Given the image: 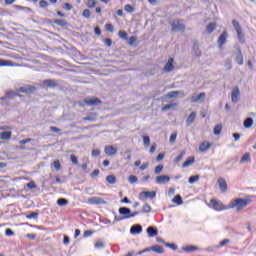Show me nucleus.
<instances>
[{"mask_svg": "<svg viewBox=\"0 0 256 256\" xmlns=\"http://www.w3.org/2000/svg\"><path fill=\"white\" fill-rule=\"evenodd\" d=\"M221 131H223V125L217 124L214 127V135H221Z\"/></svg>", "mask_w": 256, "mask_h": 256, "instance_id": "4c0bfd02", "label": "nucleus"}, {"mask_svg": "<svg viewBox=\"0 0 256 256\" xmlns=\"http://www.w3.org/2000/svg\"><path fill=\"white\" fill-rule=\"evenodd\" d=\"M106 181L107 183H109L110 185H115V183H117V177L115 175H108L106 177Z\"/></svg>", "mask_w": 256, "mask_h": 256, "instance_id": "2f4dec72", "label": "nucleus"}, {"mask_svg": "<svg viewBox=\"0 0 256 256\" xmlns=\"http://www.w3.org/2000/svg\"><path fill=\"white\" fill-rule=\"evenodd\" d=\"M175 21H176L177 24L176 23L171 24L172 31H185V29H186L185 24L180 23L181 20H179V19H177Z\"/></svg>", "mask_w": 256, "mask_h": 256, "instance_id": "9b49d317", "label": "nucleus"}, {"mask_svg": "<svg viewBox=\"0 0 256 256\" xmlns=\"http://www.w3.org/2000/svg\"><path fill=\"white\" fill-rule=\"evenodd\" d=\"M26 187H28V189H37V184H35V182L31 181L26 184Z\"/></svg>", "mask_w": 256, "mask_h": 256, "instance_id": "69168bd1", "label": "nucleus"}, {"mask_svg": "<svg viewBox=\"0 0 256 256\" xmlns=\"http://www.w3.org/2000/svg\"><path fill=\"white\" fill-rule=\"evenodd\" d=\"M206 94L205 92H201L200 94L196 95V96H192L190 98V103H197L198 101H201V99H205Z\"/></svg>", "mask_w": 256, "mask_h": 256, "instance_id": "4be33fe9", "label": "nucleus"}, {"mask_svg": "<svg viewBox=\"0 0 256 256\" xmlns=\"http://www.w3.org/2000/svg\"><path fill=\"white\" fill-rule=\"evenodd\" d=\"M118 213L123 216V219H131V208L120 207Z\"/></svg>", "mask_w": 256, "mask_h": 256, "instance_id": "6e6552de", "label": "nucleus"}, {"mask_svg": "<svg viewBox=\"0 0 256 256\" xmlns=\"http://www.w3.org/2000/svg\"><path fill=\"white\" fill-rule=\"evenodd\" d=\"M39 5H40L41 9H46V7H49V2H47L46 0H41L39 2Z\"/></svg>", "mask_w": 256, "mask_h": 256, "instance_id": "6e6d98bb", "label": "nucleus"}, {"mask_svg": "<svg viewBox=\"0 0 256 256\" xmlns=\"http://www.w3.org/2000/svg\"><path fill=\"white\" fill-rule=\"evenodd\" d=\"M103 42L106 45V47H111V45H113V40H111V38H105Z\"/></svg>", "mask_w": 256, "mask_h": 256, "instance_id": "052dcab7", "label": "nucleus"}, {"mask_svg": "<svg viewBox=\"0 0 256 256\" xmlns=\"http://www.w3.org/2000/svg\"><path fill=\"white\" fill-rule=\"evenodd\" d=\"M51 23L58 25V27H67V25H69V23L66 22L65 19H54L51 21Z\"/></svg>", "mask_w": 256, "mask_h": 256, "instance_id": "5701e85b", "label": "nucleus"}, {"mask_svg": "<svg viewBox=\"0 0 256 256\" xmlns=\"http://www.w3.org/2000/svg\"><path fill=\"white\" fill-rule=\"evenodd\" d=\"M50 131H52V133H61V128H58L57 126H50Z\"/></svg>", "mask_w": 256, "mask_h": 256, "instance_id": "338daca9", "label": "nucleus"}, {"mask_svg": "<svg viewBox=\"0 0 256 256\" xmlns=\"http://www.w3.org/2000/svg\"><path fill=\"white\" fill-rule=\"evenodd\" d=\"M239 95H241L239 88H236L232 91V95H231L232 103H239Z\"/></svg>", "mask_w": 256, "mask_h": 256, "instance_id": "412c9836", "label": "nucleus"}, {"mask_svg": "<svg viewBox=\"0 0 256 256\" xmlns=\"http://www.w3.org/2000/svg\"><path fill=\"white\" fill-rule=\"evenodd\" d=\"M142 213H151V205L148 203L144 204L142 207Z\"/></svg>", "mask_w": 256, "mask_h": 256, "instance_id": "49530a36", "label": "nucleus"}, {"mask_svg": "<svg viewBox=\"0 0 256 256\" xmlns=\"http://www.w3.org/2000/svg\"><path fill=\"white\" fill-rule=\"evenodd\" d=\"M169 181H171V177L160 175L156 177L155 183H157V185H165L166 183H169Z\"/></svg>", "mask_w": 256, "mask_h": 256, "instance_id": "9d476101", "label": "nucleus"}, {"mask_svg": "<svg viewBox=\"0 0 256 256\" xmlns=\"http://www.w3.org/2000/svg\"><path fill=\"white\" fill-rule=\"evenodd\" d=\"M84 103L90 107L101 105V99L99 98H85Z\"/></svg>", "mask_w": 256, "mask_h": 256, "instance_id": "f8f14e48", "label": "nucleus"}, {"mask_svg": "<svg viewBox=\"0 0 256 256\" xmlns=\"http://www.w3.org/2000/svg\"><path fill=\"white\" fill-rule=\"evenodd\" d=\"M82 15L86 19H89L91 17V11L89 9H84Z\"/></svg>", "mask_w": 256, "mask_h": 256, "instance_id": "5fc2aeb1", "label": "nucleus"}, {"mask_svg": "<svg viewBox=\"0 0 256 256\" xmlns=\"http://www.w3.org/2000/svg\"><path fill=\"white\" fill-rule=\"evenodd\" d=\"M179 95V91H171L167 94L168 99H174V97H177Z\"/></svg>", "mask_w": 256, "mask_h": 256, "instance_id": "8fccbe9b", "label": "nucleus"}, {"mask_svg": "<svg viewBox=\"0 0 256 256\" xmlns=\"http://www.w3.org/2000/svg\"><path fill=\"white\" fill-rule=\"evenodd\" d=\"M196 117H197V112H192V113L188 116V118H187V120H186L187 125H191L192 123H194Z\"/></svg>", "mask_w": 256, "mask_h": 256, "instance_id": "c85d7f7f", "label": "nucleus"}, {"mask_svg": "<svg viewBox=\"0 0 256 256\" xmlns=\"http://www.w3.org/2000/svg\"><path fill=\"white\" fill-rule=\"evenodd\" d=\"M148 237H157L159 235V230L155 226H150L146 229Z\"/></svg>", "mask_w": 256, "mask_h": 256, "instance_id": "f3484780", "label": "nucleus"}, {"mask_svg": "<svg viewBox=\"0 0 256 256\" xmlns=\"http://www.w3.org/2000/svg\"><path fill=\"white\" fill-rule=\"evenodd\" d=\"M177 104H166L165 106L162 107V111H169V109H173Z\"/></svg>", "mask_w": 256, "mask_h": 256, "instance_id": "bf43d9fd", "label": "nucleus"}, {"mask_svg": "<svg viewBox=\"0 0 256 256\" xmlns=\"http://www.w3.org/2000/svg\"><path fill=\"white\" fill-rule=\"evenodd\" d=\"M182 250L185 253H191L193 251H199V247L193 246V245H188V246L183 247Z\"/></svg>", "mask_w": 256, "mask_h": 256, "instance_id": "bb28decb", "label": "nucleus"}, {"mask_svg": "<svg viewBox=\"0 0 256 256\" xmlns=\"http://www.w3.org/2000/svg\"><path fill=\"white\" fill-rule=\"evenodd\" d=\"M209 149H211V143H209L207 141L200 143L199 151L205 152V151H209Z\"/></svg>", "mask_w": 256, "mask_h": 256, "instance_id": "b1692460", "label": "nucleus"}, {"mask_svg": "<svg viewBox=\"0 0 256 256\" xmlns=\"http://www.w3.org/2000/svg\"><path fill=\"white\" fill-rule=\"evenodd\" d=\"M104 153L110 157H113V155H117V148H115L113 145L105 146Z\"/></svg>", "mask_w": 256, "mask_h": 256, "instance_id": "2eb2a0df", "label": "nucleus"}, {"mask_svg": "<svg viewBox=\"0 0 256 256\" xmlns=\"http://www.w3.org/2000/svg\"><path fill=\"white\" fill-rule=\"evenodd\" d=\"M96 6H97V1H95V0H88L87 7H89V9H93Z\"/></svg>", "mask_w": 256, "mask_h": 256, "instance_id": "3c124183", "label": "nucleus"}, {"mask_svg": "<svg viewBox=\"0 0 256 256\" xmlns=\"http://www.w3.org/2000/svg\"><path fill=\"white\" fill-rule=\"evenodd\" d=\"M99 155H101V150L99 149L92 150V157H99Z\"/></svg>", "mask_w": 256, "mask_h": 256, "instance_id": "774afa93", "label": "nucleus"}, {"mask_svg": "<svg viewBox=\"0 0 256 256\" xmlns=\"http://www.w3.org/2000/svg\"><path fill=\"white\" fill-rule=\"evenodd\" d=\"M237 33L238 41L240 43H245V34L243 33V30H239Z\"/></svg>", "mask_w": 256, "mask_h": 256, "instance_id": "f704fd0d", "label": "nucleus"}, {"mask_svg": "<svg viewBox=\"0 0 256 256\" xmlns=\"http://www.w3.org/2000/svg\"><path fill=\"white\" fill-rule=\"evenodd\" d=\"M128 181H129V183H131V184L137 183L138 178H137V176H135V175H131V176H129Z\"/></svg>", "mask_w": 256, "mask_h": 256, "instance_id": "680f3d73", "label": "nucleus"}, {"mask_svg": "<svg viewBox=\"0 0 256 256\" xmlns=\"http://www.w3.org/2000/svg\"><path fill=\"white\" fill-rule=\"evenodd\" d=\"M199 179H200L199 175L190 176L188 179V183H190V185H193V183L199 181Z\"/></svg>", "mask_w": 256, "mask_h": 256, "instance_id": "79ce46f5", "label": "nucleus"}, {"mask_svg": "<svg viewBox=\"0 0 256 256\" xmlns=\"http://www.w3.org/2000/svg\"><path fill=\"white\" fill-rule=\"evenodd\" d=\"M157 197V192L155 191H142L139 194V199L145 201V199H155Z\"/></svg>", "mask_w": 256, "mask_h": 256, "instance_id": "20e7f679", "label": "nucleus"}, {"mask_svg": "<svg viewBox=\"0 0 256 256\" xmlns=\"http://www.w3.org/2000/svg\"><path fill=\"white\" fill-rule=\"evenodd\" d=\"M118 36L120 37V39H124V41H127V39H129L128 34L125 32V30H120L118 32Z\"/></svg>", "mask_w": 256, "mask_h": 256, "instance_id": "a19ab883", "label": "nucleus"}, {"mask_svg": "<svg viewBox=\"0 0 256 256\" xmlns=\"http://www.w3.org/2000/svg\"><path fill=\"white\" fill-rule=\"evenodd\" d=\"M83 121H97V114H91L83 118Z\"/></svg>", "mask_w": 256, "mask_h": 256, "instance_id": "37998d69", "label": "nucleus"}, {"mask_svg": "<svg viewBox=\"0 0 256 256\" xmlns=\"http://www.w3.org/2000/svg\"><path fill=\"white\" fill-rule=\"evenodd\" d=\"M57 205H59V207H65L66 205H69V200L66 198H59L57 200Z\"/></svg>", "mask_w": 256, "mask_h": 256, "instance_id": "473e14b6", "label": "nucleus"}, {"mask_svg": "<svg viewBox=\"0 0 256 256\" xmlns=\"http://www.w3.org/2000/svg\"><path fill=\"white\" fill-rule=\"evenodd\" d=\"M63 9H65V11H71V9H73V5H71L70 3H64L63 4Z\"/></svg>", "mask_w": 256, "mask_h": 256, "instance_id": "e2e57ef3", "label": "nucleus"}, {"mask_svg": "<svg viewBox=\"0 0 256 256\" xmlns=\"http://www.w3.org/2000/svg\"><path fill=\"white\" fill-rule=\"evenodd\" d=\"M5 235L6 237H13V235H15V232L11 228H7L5 230Z\"/></svg>", "mask_w": 256, "mask_h": 256, "instance_id": "603ef678", "label": "nucleus"}, {"mask_svg": "<svg viewBox=\"0 0 256 256\" xmlns=\"http://www.w3.org/2000/svg\"><path fill=\"white\" fill-rule=\"evenodd\" d=\"M15 97H22L21 94L15 92V91H8L5 96L0 98V101H3V105H9L6 101L7 99H15Z\"/></svg>", "mask_w": 256, "mask_h": 256, "instance_id": "f03ea898", "label": "nucleus"}, {"mask_svg": "<svg viewBox=\"0 0 256 256\" xmlns=\"http://www.w3.org/2000/svg\"><path fill=\"white\" fill-rule=\"evenodd\" d=\"M185 150H183L175 159L174 162L179 163L180 161L183 160V157H185Z\"/></svg>", "mask_w": 256, "mask_h": 256, "instance_id": "de8ad7c7", "label": "nucleus"}, {"mask_svg": "<svg viewBox=\"0 0 256 256\" xmlns=\"http://www.w3.org/2000/svg\"><path fill=\"white\" fill-rule=\"evenodd\" d=\"M228 37H229V33L227 32V30H224L220 34V36L218 37V40H217L219 49H221V47H223V45H225V43H227Z\"/></svg>", "mask_w": 256, "mask_h": 256, "instance_id": "0eeeda50", "label": "nucleus"}, {"mask_svg": "<svg viewBox=\"0 0 256 256\" xmlns=\"http://www.w3.org/2000/svg\"><path fill=\"white\" fill-rule=\"evenodd\" d=\"M192 53H194L195 57H201L203 55L201 48H199V41L197 40L193 42Z\"/></svg>", "mask_w": 256, "mask_h": 256, "instance_id": "4468645a", "label": "nucleus"}, {"mask_svg": "<svg viewBox=\"0 0 256 256\" xmlns=\"http://www.w3.org/2000/svg\"><path fill=\"white\" fill-rule=\"evenodd\" d=\"M210 204L215 211H225V209H229V206H225L223 205V202H219L215 199H211Z\"/></svg>", "mask_w": 256, "mask_h": 256, "instance_id": "39448f33", "label": "nucleus"}, {"mask_svg": "<svg viewBox=\"0 0 256 256\" xmlns=\"http://www.w3.org/2000/svg\"><path fill=\"white\" fill-rule=\"evenodd\" d=\"M161 171H163V165H158L154 169L155 175H159L161 173Z\"/></svg>", "mask_w": 256, "mask_h": 256, "instance_id": "13d9d810", "label": "nucleus"}, {"mask_svg": "<svg viewBox=\"0 0 256 256\" xmlns=\"http://www.w3.org/2000/svg\"><path fill=\"white\" fill-rule=\"evenodd\" d=\"M236 51H237L236 52V63L241 66L245 63V60L243 58V52L241 51V47L237 46Z\"/></svg>", "mask_w": 256, "mask_h": 256, "instance_id": "1a4fd4ad", "label": "nucleus"}, {"mask_svg": "<svg viewBox=\"0 0 256 256\" xmlns=\"http://www.w3.org/2000/svg\"><path fill=\"white\" fill-rule=\"evenodd\" d=\"M165 247H168V249H172V251H177L178 249L177 244L169 242L165 243Z\"/></svg>", "mask_w": 256, "mask_h": 256, "instance_id": "c03bdc74", "label": "nucleus"}, {"mask_svg": "<svg viewBox=\"0 0 256 256\" xmlns=\"http://www.w3.org/2000/svg\"><path fill=\"white\" fill-rule=\"evenodd\" d=\"M70 161L73 163V165H79V159H77V156L73 154L70 156Z\"/></svg>", "mask_w": 256, "mask_h": 256, "instance_id": "864d4df0", "label": "nucleus"}, {"mask_svg": "<svg viewBox=\"0 0 256 256\" xmlns=\"http://www.w3.org/2000/svg\"><path fill=\"white\" fill-rule=\"evenodd\" d=\"M12 133L11 131H4L0 133V138L3 139L4 141H7L11 137Z\"/></svg>", "mask_w": 256, "mask_h": 256, "instance_id": "72a5a7b5", "label": "nucleus"}, {"mask_svg": "<svg viewBox=\"0 0 256 256\" xmlns=\"http://www.w3.org/2000/svg\"><path fill=\"white\" fill-rule=\"evenodd\" d=\"M18 93H25L26 95H31L37 91V87L31 86V85H26V86H21L18 88Z\"/></svg>", "mask_w": 256, "mask_h": 256, "instance_id": "7ed1b4c3", "label": "nucleus"}, {"mask_svg": "<svg viewBox=\"0 0 256 256\" xmlns=\"http://www.w3.org/2000/svg\"><path fill=\"white\" fill-rule=\"evenodd\" d=\"M253 123H254L253 118L248 117L244 120L243 125L245 129H251V127H253Z\"/></svg>", "mask_w": 256, "mask_h": 256, "instance_id": "cd10ccee", "label": "nucleus"}, {"mask_svg": "<svg viewBox=\"0 0 256 256\" xmlns=\"http://www.w3.org/2000/svg\"><path fill=\"white\" fill-rule=\"evenodd\" d=\"M124 11H126V13H135V7L131 6V4H126Z\"/></svg>", "mask_w": 256, "mask_h": 256, "instance_id": "58836bf2", "label": "nucleus"}, {"mask_svg": "<svg viewBox=\"0 0 256 256\" xmlns=\"http://www.w3.org/2000/svg\"><path fill=\"white\" fill-rule=\"evenodd\" d=\"M172 203H175V205H183V197L181 195L177 194L173 199Z\"/></svg>", "mask_w": 256, "mask_h": 256, "instance_id": "7c9ffc66", "label": "nucleus"}, {"mask_svg": "<svg viewBox=\"0 0 256 256\" xmlns=\"http://www.w3.org/2000/svg\"><path fill=\"white\" fill-rule=\"evenodd\" d=\"M131 235H139L140 233H143V226L141 224H134L130 228Z\"/></svg>", "mask_w": 256, "mask_h": 256, "instance_id": "ddd939ff", "label": "nucleus"}, {"mask_svg": "<svg viewBox=\"0 0 256 256\" xmlns=\"http://www.w3.org/2000/svg\"><path fill=\"white\" fill-rule=\"evenodd\" d=\"M252 199L253 196H247L246 198H236L235 200L231 201L228 208L236 209V211H241L242 209H245L247 205H251V202L253 201Z\"/></svg>", "mask_w": 256, "mask_h": 256, "instance_id": "f257e3e1", "label": "nucleus"}, {"mask_svg": "<svg viewBox=\"0 0 256 256\" xmlns=\"http://www.w3.org/2000/svg\"><path fill=\"white\" fill-rule=\"evenodd\" d=\"M195 163V157L190 156L186 159V161L182 164V167L186 169V167H189V165H193Z\"/></svg>", "mask_w": 256, "mask_h": 256, "instance_id": "a878e982", "label": "nucleus"}, {"mask_svg": "<svg viewBox=\"0 0 256 256\" xmlns=\"http://www.w3.org/2000/svg\"><path fill=\"white\" fill-rule=\"evenodd\" d=\"M13 62L11 60H5L0 58V67H12Z\"/></svg>", "mask_w": 256, "mask_h": 256, "instance_id": "c756f323", "label": "nucleus"}, {"mask_svg": "<svg viewBox=\"0 0 256 256\" xmlns=\"http://www.w3.org/2000/svg\"><path fill=\"white\" fill-rule=\"evenodd\" d=\"M243 163H251V153L246 152L242 158L240 159V164L243 165Z\"/></svg>", "mask_w": 256, "mask_h": 256, "instance_id": "393cba45", "label": "nucleus"}, {"mask_svg": "<svg viewBox=\"0 0 256 256\" xmlns=\"http://www.w3.org/2000/svg\"><path fill=\"white\" fill-rule=\"evenodd\" d=\"M218 185L222 193H225V191H227V181L225 180V178H218Z\"/></svg>", "mask_w": 256, "mask_h": 256, "instance_id": "6ab92c4d", "label": "nucleus"}, {"mask_svg": "<svg viewBox=\"0 0 256 256\" xmlns=\"http://www.w3.org/2000/svg\"><path fill=\"white\" fill-rule=\"evenodd\" d=\"M143 143H144V147H149V145H151V138L149 136H144Z\"/></svg>", "mask_w": 256, "mask_h": 256, "instance_id": "09e8293b", "label": "nucleus"}, {"mask_svg": "<svg viewBox=\"0 0 256 256\" xmlns=\"http://www.w3.org/2000/svg\"><path fill=\"white\" fill-rule=\"evenodd\" d=\"M87 203L89 205H107V201H105V199L97 196L88 198Z\"/></svg>", "mask_w": 256, "mask_h": 256, "instance_id": "423d86ee", "label": "nucleus"}, {"mask_svg": "<svg viewBox=\"0 0 256 256\" xmlns=\"http://www.w3.org/2000/svg\"><path fill=\"white\" fill-rule=\"evenodd\" d=\"M224 67H226V69H228V71H231V69H233V61L231 59H226L225 63H224Z\"/></svg>", "mask_w": 256, "mask_h": 256, "instance_id": "e433bc0d", "label": "nucleus"}, {"mask_svg": "<svg viewBox=\"0 0 256 256\" xmlns=\"http://www.w3.org/2000/svg\"><path fill=\"white\" fill-rule=\"evenodd\" d=\"M105 29H106V31H108L109 33H113V31H115V28L113 27V24H106V25H105Z\"/></svg>", "mask_w": 256, "mask_h": 256, "instance_id": "4d7b16f0", "label": "nucleus"}, {"mask_svg": "<svg viewBox=\"0 0 256 256\" xmlns=\"http://www.w3.org/2000/svg\"><path fill=\"white\" fill-rule=\"evenodd\" d=\"M174 61L175 60L173 58L168 59L167 63L164 66L165 73H171V71L175 69V66L173 65Z\"/></svg>", "mask_w": 256, "mask_h": 256, "instance_id": "dca6fc26", "label": "nucleus"}, {"mask_svg": "<svg viewBox=\"0 0 256 256\" xmlns=\"http://www.w3.org/2000/svg\"><path fill=\"white\" fill-rule=\"evenodd\" d=\"M26 219H39V212H31L26 214Z\"/></svg>", "mask_w": 256, "mask_h": 256, "instance_id": "ea45409f", "label": "nucleus"}, {"mask_svg": "<svg viewBox=\"0 0 256 256\" xmlns=\"http://www.w3.org/2000/svg\"><path fill=\"white\" fill-rule=\"evenodd\" d=\"M232 25H233L236 32H239V31L243 30V28H241V24H239V21H237L235 19L232 20Z\"/></svg>", "mask_w": 256, "mask_h": 256, "instance_id": "c9c22d12", "label": "nucleus"}, {"mask_svg": "<svg viewBox=\"0 0 256 256\" xmlns=\"http://www.w3.org/2000/svg\"><path fill=\"white\" fill-rule=\"evenodd\" d=\"M215 29H217V23L215 22H210L207 26H206V35H211V33H213V31H215Z\"/></svg>", "mask_w": 256, "mask_h": 256, "instance_id": "aec40b11", "label": "nucleus"}, {"mask_svg": "<svg viewBox=\"0 0 256 256\" xmlns=\"http://www.w3.org/2000/svg\"><path fill=\"white\" fill-rule=\"evenodd\" d=\"M53 165L57 171H61V162L59 160L54 161Z\"/></svg>", "mask_w": 256, "mask_h": 256, "instance_id": "0e129e2a", "label": "nucleus"}, {"mask_svg": "<svg viewBox=\"0 0 256 256\" xmlns=\"http://www.w3.org/2000/svg\"><path fill=\"white\" fill-rule=\"evenodd\" d=\"M43 84L46 85V87H50V89H55V87H59V82L51 79L44 80Z\"/></svg>", "mask_w": 256, "mask_h": 256, "instance_id": "a211bd4d", "label": "nucleus"}, {"mask_svg": "<svg viewBox=\"0 0 256 256\" xmlns=\"http://www.w3.org/2000/svg\"><path fill=\"white\" fill-rule=\"evenodd\" d=\"M135 43H137V36H131L128 39V45H130L131 47L135 46Z\"/></svg>", "mask_w": 256, "mask_h": 256, "instance_id": "a18cd8bd", "label": "nucleus"}]
</instances>
